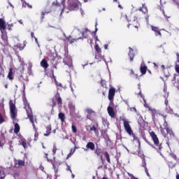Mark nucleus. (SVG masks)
I'll return each instance as SVG.
<instances>
[{"mask_svg":"<svg viewBox=\"0 0 179 179\" xmlns=\"http://www.w3.org/2000/svg\"><path fill=\"white\" fill-rule=\"evenodd\" d=\"M150 136L152 138L154 145L155 147H153L155 150H157V153H159L160 156L164 157L168 167L169 169H174L176 166H177V163L179 162V158L177 157V155L174 152H171L166 157H164L163 156V154H162V149H163V146H162V144L160 143V141H159V137H157V135H156V133L155 131L150 132Z\"/></svg>","mask_w":179,"mask_h":179,"instance_id":"1","label":"nucleus"},{"mask_svg":"<svg viewBox=\"0 0 179 179\" xmlns=\"http://www.w3.org/2000/svg\"><path fill=\"white\" fill-rule=\"evenodd\" d=\"M10 108V117L13 120V124H14V134H19L20 132V125H19V119L17 117V109H16V101L10 99L9 101Z\"/></svg>","mask_w":179,"mask_h":179,"instance_id":"2","label":"nucleus"},{"mask_svg":"<svg viewBox=\"0 0 179 179\" xmlns=\"http://www.w3.org/2000/svg\"><path fill=\"white\" fill-rule=\"evenodd\" d=\"M122 121L124 128L128 135L132 136L134 140L136 139V136L134 134V131L132 130V127H131V124H129V122L125 119H123Z\"/></svg>","mask_w":179,"mask_h":179,"instance_id":"3","label":"nucleus"},{"mask_svg":"<svg viewBox=\"0 0 179 179\" xmlns=\"http://www.w3.org/2000/svg\"><path fill=\"white\" fill-rule=\"evenodd\" d=\"M55 100L57 102H55ZM57 103L58 106H62V98H61V96H59V94H58L57 95H55L52 99L51 113H52V111H54V107H55V106H57Z\"/></svg>","mask_w":179,"mask_h":179,"instance_id":"4","label":"nucleus"},{"mask_svg":"<svg viewBox=\"0 0 179 179\" xmlns=\"http://www.w3.org/2000/svg\"><path fill=\"white\" fill-rule=\"evenodd\" d=\"M27 114L30 122L32 124L34 129H36V124H34V116H33V112H31V109H29V110H27Z\"/></svg>","mask_w":179,"mask_h":179,"instance_id":"5","label":"nucleus"},{"mask_svg":"<svg viewBox=\"0 0 179 179\" xmlns=\"http://www.w3.org/2000/svg\"><path fill=\"white\" fill-rule=\"evenodd\" d=\"M151 30L154 31L156 36L162 37V29H159V27L151 25Z\"/></svg>","mask_w":179,"mask_h":179,"instance_id":"6","label":"nucleus"},{"mask_svg":"<svg viewBox=\"0 0 179 179\" xmlns=\"http://www.w3.org/2000/svg\"><path fill=\"white\" fill-rule=\"evenodd\" d=\"M114 96H115V88L112 87L109 89L108 92V100L111 101V100H113Z\"/></svg>","mask_w":179,"mask_h":179,"instance_id":"7","label":"nucleus"},{"mask_svg":"<svg viewBox=\"0 0 179 179\" xmlns=\"http://www.w3.org/2000/svg\"><path fill=\"white\" fill-rule=\"evenodd\" d=\"M108 113L109 114L111 118H114L115 117V111H114V108L111 106H108L107 108Z\"/></svg>","mask_w":179,"mask_h":179,"instance_id":"8","label":"nucleus"},{"mask_svg":"<svg viewBox=\"0 0 179 179\" xmlns=\"http://www.w3.org/2000/svg\"><path fill=\"white\" fill-rule=\"evenodd\" d=\"M129 52L128 53V56L129 57L130 62H132L134 61V58H135V53H134V49L132 48H129Z\"/></svg>","mask_w":179,"mask_h":179,"instance_id":"9","label":"nucleus"},{"mask_svg":"<svg viewBox=\"0 0 179 179\" xmlns=\"http://www.w3.org/2000/svg\"><path fill=\"white\" fill-rule=\"evenodd\" d=\"M78 8H79V4L78 3H71L69 6V10H75L76 9H78Z\"/></svg>","mask_w":179,"mask_h":179,"instance_id":"10","label":"nucleus"},{"mask_svg":"<svg viewBox=\"0 0 179 179\" xmlns=\"http://www.w3.org/2000/svg\"><path fill=\"white\" fill-rule=\"evenodd\" d=\"M87 149H90V150H94L96 149V145H94V143L93 142H89L86 145Z\"/></svg>","mask_w":179,"mask_h":179,"instance_id":"11","label":"nucleus"},{"mask_svg":"<svg viewBox=\"0 0 179 179\" xmlns=\"http://www.w3.org/2000/svg\"><path fill=\"white\" fill-rule=\"evenodd\" d=\"M6 29V22L3 19L0 18V30H5Z\"/></svg>","mask_w":179,"mask_h":179,"instance_id":"12","label":"nucleus"},{"mask_svg":"<svg viewBox=\"0 0 179 179\" xmlns=\"http://www.w3.org/2000/svg\"><path fill=\"white\" fill-rule=\"evenodd\" d=\"M45 129L46 133L43 134L44 136H50V135L51 134V124H48V126H46Z\"/></svg>","mask_w":179,"mask_h":179,"instance_id":"13","label":"nucleus"},{"mask_svg":"<svg viewBox=\"0 0 179 179\" xmlns=\"http://www.w3.org/2000/svg\"><path fill=\"white\" fill-rule=\"evenodd\" d=\"M15 166H17V167H24L25 166L24 160L18 159L15 163Z\"/></svg>","mask_w":179,"mask_h":179,"instance_id":"14","label":"nucleus"},{"mask_svg":"<svg viewBox=\"0 0 179 179\" xmlns=\"http://www.w3.org/2000/svg\"><path fill=\"white\" fill-rule=\"evenodd\" d=\"M41 66H42V68H44L45 69H47V68H48V62H47V60H45V59H43L41 62Z\"/></svg>","mask_w":179,"mask_h":179,"instance_id":"15","label":"nucleus"},{"mask_svg":"<svg viewBox=\"0 0 179 179\" xmlns=\"http://www.w3.org/2000/svg\"><path fill=\"white\" fill-rule=\"evenodd\" d=\"M140 71L141 75H146V72L148 71V66L141 65Z\"/></svg>","mask_w":179,"mask_h":179,"instance_id":"16","label":"nucleus"},{"mask_svg":"<svg viewBox=\"0 0 179 179\" xmlns=\"http://www.w3.org/2000/svg\"><path fill=\"white\" fill-rule=\"evenodd\" d=\"M7 78L9 79V80H13V69L10 68L9 69V72L8 74Z\"/></svg>","mask_w":179,"mask_h":179,"instance_id":"17","label":"nucleus"},{"mask_svg":"<svg viewBox=\"0 0 179 179\" xmlns=\"http://www.w3.org/2000/svg\"><path fill=\"white\" fill-rule=\"evenodd\" d=\"M24 108L26 110V111H30L31 110V108H30V104L27 103V101H24Z\"/></svg>","mask_w":179,"mask_h":179,"instance_id":"18","label":"nucleus"},{"mask_svg":"<svg viewBox=\"0 0 179 179\" xmlns=\"http://www.w3.org/2000/svg\"><path fill=\"white\" fill-rule=\"evenodd\" d=\"M59 119L61 120L62 122H65V114L59 113L58 115Z\"/></svg>","mask_w":179,"mask_h":179,"instance_id":"19","label":"nucleus"},{"mask_svg":"<svg viewBox=\"0 0 179 179\" xmlns=\"http://www.w3.org/2000/svg\"><path fill=\"white\" fill-rule=\"evenodd\" d=\"M148 110H149V111L151 112V114H152V117H155V115H157V110L156 109L152 108H151V106H150V108H149Z\"/></svg>","mask_w":179,"mask_h":179,"instance_id":"20","label":"nucleus"},{"mask_svg":"<svg viewBox=\"0 0 179 179\" xmlns=\"http://www.w3.org/2000/svg\"><path fill=\"white\" fill-rule=\"evenodd\" d=\"M94 153L96 155V156H101L103 155V152H101V149L96 148L94 151Z\"/></svg>","mask_w":179,"mask_h":179,"instance_id":"21","label":"nucleus"},{"mask_svg":"<svg viewBox=\"0 0 179 179\" xmlns=\"http://www.w3.org/2000/svg\"><path fill=\"white\" fill-rule=\"evenodd\" d=\"M105 157H106L108 163H109V164H110L111 159H110V155L108 154V152L107 151L105 152Z\"/></svg>","mask_w":179,"mask_h":179,"instance_id":"22","label":"nucleus"},{"mask_svg":"<svg viewBox=\"0 0 179 179\" xmlns=\"http://www.w3.org/2000/svg\"><path fill=\"white\" fill-rule=\"evenodd\" d=\"M21 145L24 148V149L27 148V141H26V139H22V140Z\"/></svg>","mask_w":179,"mask_h":179,"instance_id":"23","label":"nucleus"},{"mask_svg":"<svg viewBox=\"0 0 179 179\" xmlns=\"http://www.w3.org/2000/svg\"><path fill=\"white\" fill-rule=\"evenodd\" d=\"M143 167L145 169V171L147 174V176H149V171L148 170V168L146 167V162H145V157H143Z\"/></svg>","mask_w":179,"mask_h":179,"instance_id":"24","label":"nucleus"},{"mask_svg":"<svg viewBox=\"0 0 179 179\" xmlns=\"http://www.w3.org/2000/svg\"><path fill=\"white\" fill-rule=\"evenodd\" d=\"M71 38H72V37L71 36L66 38V39L70 42V44H72V43H75V41H76V40L80 39V38H77V39H71Z\"/></svg>","mask_w":179,"mask_h":179,"instance_id":"25","label":"nucleus"},{"mask_svg":"<svg viewBox=\"0 0 179 179\" xmlns=\"http://www.w3.org/2000/svg\"><path fill=\"white\" fill-rule=\"evenodd\" d=\"M34 129L35 130L34 141H38V132H37V129L36 127Z\"/></svg>","mask_w":179,"mask_h":179,"instance_id":"26","label":"nucleus"},{"mask_svg":"<svg viewBox=\"0 0 179 179\" xmlns=\"http://www.w3.org/2000/svg\"><path fill=\"white\" fill-rule=\"evenodd\" d=\"M86 113H87L90 115L92 114H96V112L94 110H92V108H87L85 110Z\"/></svg>","mask_w":179,"mask_h":179,"instance_id":"27","label":"nucleus"},{"mask_svg":"<svg viewBox=\"0 0 179 179\" xmlns=\"http://www.w3.org/2000/svg\"><path fill=\"white\" fill-rule=\"evenodd\" d=\"M1 38L4 41V43H8V36L6 34H2Z\"/></svg>","mask_w":179,"mask_h":179,"instance_id":"28","label":"nucleus"},{"mask_svg":"<svg viewBox=\"0 0 179 179\" xmlns=\"http://www.w3.org/2000/svg\"><path fill=\"white\" fill-rule=\"evenodd\" d=\"M95 51H96L98 54H100V52H101V48H100L98 44L95 45Z\"/></svg>","mask_w":179,"mask_h":179,"instance_id":"29","label":"nucleus"},{"mask_svg":"<svg viewBox=\"0 0 179 179\" xmlns=\"http://www.w3.org/2000/svg\"><path fill=\"white\" fill-rule=\"evenodd\" d=\"M24 47H26V43H24L23 46H22V44L17 45V48H18L20 51H22V50H23Z\"/></svg>","mask_w":179,"mask_h":179,"instance_id":"30","label":"nucleus"},{"mask_svg":"<svg viewBox=\"0 0 179 179\" xmlns=\"http://www.w3.org/2000/svg\"><path fill=\"white\" fill-rule=\"evenodd\" d=\"M71 129H72V132H73V134H76V132H78V129H76V126L72 124Z\"/></svg>","mask_w":179,"mask_h":179,"instance_id":"31","label":"nucleus"},{"mask_svg":"<svg viewBox=\"0 0 179 179\" xmlns=\"http://www.w3.org/2000/svg\"><path fill=\"white\" fill-rule=\"evenodd\" d=\"M56 59H58V55L57 54H52V61H55Z\"/></svg>","mask_w":179,"mask_h":179,"instance_id":"32","label":"nucleus"},{"mask_svg":"<svg viewBox=\"0 0 179 179\" xmlns=\"http://www.w3.org/2000/svg\"><path fill=\"white\" fill-rule=\"evenodd\" d=\"M166 131L167 132V134H169V135H171V134H173V130H171V129L166 127Z\"/></svg>","mask_w":179,"mask_h":179,"instance_id":"33","label":"nucleus"},{"mask_svg":"<svg viewBox=\"0 0 179 179\" xmlns=\"http://www.w3.org/2000/svg\"><path fill=\"white\" fill-rule=\"evenodd\" d=\"M129 26H132L133 27H135L136 29H138L139 28V24H138V25H135V24H129L128 25H127V27L129 29Z\"/></svg>","mask_w":179,"mask_h":179,"instance_id":"34","label":"nucleus"},{"mask_svg":"<svg viewBox=\"0 0 179 179\" xmlns=\"http://www.w3.org/2000/svg\"><path fill=\"white\" fill-rule=\"evenodd\" d=\"M90 131H94V132H95V134H96V132H97V128L95 126H92L90 128Z\"/></svg>","mask_w":179,"mask_h":179,"instance_id":"35","label":"nucleus"},{"mask_svg":"<svg viewBox=\"0 0 179 179\" xmlns=\"http://www.w3.org/2000/svg\"><path fill=\"white\" fill-rule=\"evenodd\" d=\"M73 153H75V149L73 150V152H72V149H71L70 153L68 154L66 159H68L69 157H71V156H72V155H73Z\"/></svg>","mask_w":179,"mask_h":179,"instance_id":"36","label":"nucleus"},{"mask_svg":"<svg viewBox=\"0 0 179 179\" xmlns=\"http://www.w3.org/2000/svg\"><path fill=\"white\" fill-rule=\"evenodd\" d=\"M4 121L5 119L3 118V116H2V114L0 113V124H3Z\"/></svg>","mask_w":179,"mask_h":179,"instance_id":"37","label":"nucleus"},{"mask_svg":"<svg viewBox=\"0 0 179 179\" xmlns=\"http://www.w3.org/2000/svg\"><path fill=\"white\" fill-rule=\"evenodd\" d=\"M175 71H176V73H178V75H179V65L178 64H176L175 66Z\"/></svg>","mask_w":179,"mask_h":179,"instance_id":"38","label":"nucleus"},{"mask_svg":"<svg viewBox=\"0 0 179 179\" xmlns=\"http://www.w3.org/2000/svg\"><path fill=\"white\" fill-rule=\"evenodd\" d=\"M45 13H50V11H42L41 13L42 19H44V15H45Z\"/></svg>","mask_w":179,"mask_h":179,"instance_id":"39","label":"nucleus"},{"mask_svg":"<svg viewBox=\"0 0 179 179\" xmlns=\"http://www.w3.org/2000/svg\"><path fill=\"white\" fill-rule=\"evenodd\" d=\"M57 145H54L52 149L53 155H55V153H57Z\"/></svg>","mask_w":179,"mask_h":179,"instance_id":"40","label":"nucleus"},{"mask_svg":"<svg viewBox=\"0 0 179 179\" xmlns=\"http://www.w3.org/2000/svg\"><path fill=\"white\" fill-rule=\"evenodd\" d=\"M66 171H70L71 173H72V170L71 169V166L69 165H68V164H66Z\"/></svg>","mask_w":179,"mask_h":179,"instance_id":"41","label":"nucleus"},{"mask_svg":"<svg viewBox=\"0 0 179 179\" xmlns=\"http://www.w3.org/2000/svg\"><path fill=\"white\" fill-rule=\"evenodd\" d=\"M176 79H177V74H174L173 78L172 79V82H176Z\"/></svg>","mask_w":179,"mask_h":179,"instance_id":"42","label":"nucleus"},{"mask_svg":"<svg viewBox=\"0 0 179 179\" xmlns=\"http://www.w3.org/2000/svg\"><path fill=\"white\" fill-rule=\"evenodd\" d=\"M1 141H5V134L3 133H1Z\"/></svg>","mask_w":179,"mask_h":179,"instance_id":"43","label":"nucleus"},{"mask_svg":"<svg viewBox=\"0 0 179 179\" xmlns=\"http://www.w3.org/2000/svg\"><path fill=\"white\" fill-rule=\"evenodd\" d=\"M101 161L102 162V164H104V159H103V155L99 156Z\"/></svg>","mask_w":179,"mask_h":179,"instance_id":"44","label":"nucleus"},{"mask_svg":"<svg viewBox=\"0 0 179 179\" xmlns=\"http://www.w3.org/2000/svg\"><path fill=\"white\" fill-rule=\"evenodd\" d=\"M48 154H47V153H45V159H47V160H48V162H51V160H50V159H48Z\"/></svg>","mask_w":179,"mask_h":179,"instance_id":"45","label":"nucleus"},{"mask_svg":"<svg viewBox=\"0 0 179 179\" xmlns=\"http://www.w3.org/2000/svg\"><path fill=\"white\" fill-rule=\"evenodd\" d=\"M144 107H145V108H148V110L150 108V106H149V104L148 103H144Z\"/></svg>","mask_w":179,"mask_h":179,"instance_id":"46","label":"nucleus"},{"mask_svg":"<svg viewBox=\"0 0 179 179\" xmlns=\"http://www.w3.org/2000/svg\"><path fill=\"white\" fill-rule=\"evenodd\" d=\"M131 111H135V113H137L136 108H130Z\"/></svg>","mask_w":179,"mask_h":179,"instance_id":"47","label":"nucleus"},{"mask_svg":"<svg viewBox=\"0 0 179 179\" xmlns=\"http://www.w3.org/2000/svg\"><path fill=\"white\" fill-rule=\"evenodd\" d=\"M52 76L53 78L55 79V80H57V78L54 75V70L52 71Z\"/></svg>","mask_w":179,"mask_h":179,"instance_id":"48","label":"nucleus"},{"mask_svg":"<svg viewBox=\"0 0 179 179\" xmlns=\"http://www.w3.org/2000/svg\"><path fill=\"white\" fill-rule=\"evenodd\" d=\"M80 12L82 16H83V15H85V11H83V9L80 8Z\"/></svg>","mask_w":179,"mask_h":179,"instance_id":"49","label":"nucleus"},{"mask_svg":"<svg viewBox=\"0 0 179 179\" xmlns=\"http://www.w3.org/2000/svg\"><path fill=\"white\" fill-rule=\"evenodd\" d=\"M161 68L162 69L163 72H166V67H164V65H162Z\"/></svg>","mask_w":179,"mask_h":179,"instance_id":"50","label":"nucleus"},{"mask_svg":"<svg viewBox=\"0 0 179 179\" xmlns=\"http://www.w3.org/2000/svg\"><path fill=\"white\" fill-rule=\"evenodd\" d=\"M31 36L32 38H35L36 36H34V32H31Z\"/></svg>","mask_w":179,"mask_h":179,"instance_id":"51","label":"nucleus"},{"mask_svg":"<svg viewBox=\"0 0 179 179\" xmlns=\"http://www.w3.org/2000/svg\"><path fill=\"white\" fill-rule=\"evenodd\" d=\"M57 86H59V87H62V84L61 83H57Z\"/></svg>","mask_w":179,"mask_h":179,"instance_id":"52","label":"nucleus"},{"mask_svg":"<svg viewBox=\"0 0 179 179\" xmlns=\"http://www.w3.org/2000/svg\"><path fill=\"white\" fill-rule=\"evenodd\" d=\"M134 76L135 79H139V76H138V74H134Z\"/></svg>","mask_w":179,"mask_h":179,"instance_id":"53","label":"nucleus"},{"mask_svg":"<svg viewBox=\"0 0 179 179\" xmlns=\"http://www.w3.org/2000/svg\"><path fill=\"white\" fill-rule=\"evenodd\" d=\"M127 15H122L121 16V19H126L127 20Z\"/></svg>","mask_w":179,"mask_h":179,"instance_id":"54","label":"nucleus"},{"mask_svg":"<svg viewBox=\"0 0 179 179\" xmlns=\"http://www.w3.org/2000/svg\"><path fill=\"white\" fill-rule=\"evenodd\" d=\"M104 49L108 50V45H107V44L104 45Z\"/></svg>","mask_w":179,"mask_h":179,"instance_id":"55","label":"nucleus"},{"mask_svg":"<svg viewBox=\"0 0 179 179\" xmlns=\"http://www.w3.org/2000/svg\"><path fill=\"white\" fill-rule=\"evenodd\" d=\"M130 74L131 75H135V72L134 71V70H131Z\"/></svg>","mask_w":179,"mask_h":179,"instance_id":"56","label":"nucleus"},{"mask_svg":"<svg viewBox=\"0 0 179 179\" xmlns=\"http://www.w3.org/2000/svg\"><path fill=\"white\" fill-rule=\"evenodd\" d=\"M104 80H101V85L103 86V87H104Z\"/></svg>","mask_w":179,"mask_h":179,"instance_id":"57","label":"nucleus"},{"mask_svg":"<svg viewBox=\"0 0 179 179\" xmlns=\"http://www.w3.org/2000/svg\"><path fill=\"white\" fill-rule=\"evenodd\" d=\"M176 57H177V59L178 61V59H179V53L178 52L176 53Z\"/></svg>","mask_w":179,"mask_h":179,"instance_id":"58","label":"nucleus"},{"mask_svg":"<svg viewBox=\"0 0 179 179\" xmlns=\"http://www.w3.org/2000/svg\"><path fill=\"white\" fill-rule=\"evenodd\" d=\"M69 68L70 69H73V66L70 65V66H69Z\"/></svg>","mask_w":179,"mask_h":179,"instance_id":"59","label":"nucleus"},{"mask_svg":"<svg viewBox=\"0 0 179 179\" xmlns=\"http://www.w3.org/2000/svg\"><path fill=\"white\" fill-rule=\"evenodd\" d=\"M64 9H65V8H63L62 9V12H61L60 15H62V13H64Z\"/></svg>","mask_w":179,"mask_h":179,"instance_id":"60","label":"nucleus"},{"mask_svg":"<svg viewBox=\"0 0 179 179\" xmlns=\"http://www.w3.org/2000/svg\"><path fill=\"white\" fill-rule=\"evenodd\" d=\"M165 104H166V106H167V104H169V101L167 99L165 100Z\"/></svg>","mask_w":179,"mask_h":179,"instance_id":"61","label":"nucleus"},{"mask_svg":"<svg viewBox=\"0 0 179 179\" xmlns=\"http://www.w3.org/2000/svg\"><path fill=\"white\" fill-rule=\"evenodd\" d=\"M118 8H120V9H123L122 6H121V4H118Z\"/></svg>","mask_w":179,"mask_h":179,"instance_id":"62","label":"nucleus"},{"mask_svg":"<svg viewBox=\"0 0 179 179\" xmlns=\"http://www.w3.org/2000/svg\"><path fill=\"white\" fill-rule=\"evenodd\" d=\"M42 148H43V149H45V146H44V143H42Z\"/></svg>","mask_w":179,"mask_h":179,"instance_id":"63","label":"nucleus"},{"mask_svg":"<svg viewBox=\"0 0 179 179\" xmlns=\"http://www.w3.org/2000/svg\"><path fill=\"white\" fill-rule=\"evenodd\" d=\"M176 179H179V174L176 175Z\"/></svg>","mask_w":179,"mask_h":179,"instance_id":"64","label":"nucleus"}]
</instances>
